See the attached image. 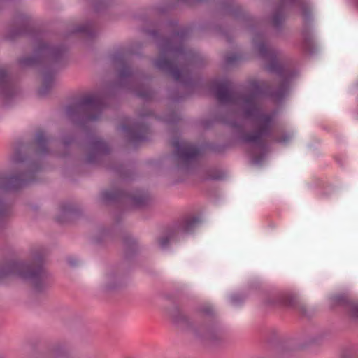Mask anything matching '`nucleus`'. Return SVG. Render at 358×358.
Returning <instances> with one entry per match:
<instances>
[{
  "mask_svg": "<svg viewBox=\"0 0 358 358\" xmlns=\"http://www.w3.org/2000/svg\"><path fill=\"white\" fill-rule=\"evenodd\" d=\"M259 51L264 57L269 59L268 69L281 78V83L275 91L271 90L266 83L255 82L252 84V94L243 96L234 92L232 84L228 80L215 83L213 90L220 103L238 105L245 117L252 120L254 131L243 134L242 139L253 143L259 151H263L265 149V140L273 131L275 120L273 114L262 110L259 99L261 96L267 95L278 101L285 96L289 90V73L279 62L275 52L266 43L262 42L259 45Z\"/></svg>",
  "mask_w": 358,
  "mask_h": 358,
  "instance_id": "f257e3e1",
  "label": "nucleus"
},
{
  "mask_svg": "<svg viewBox=\"0 0 358 358\" xmlns=\"http://www.w3.org/2000/svg\"><path fill=\"white\" fill-rule=\"evenodd\" d=\"M51 141L45 131L39 129L36 131L31 143L19 141L11 157L14 165L21 169L20 172L0 177V189L17 191L36 182V174L42 169V159L50 154L48 143ZM10 213V206L0 198V221Z\"/></svg>",
  "mask_w": 358,
  "mask_h": 358,
  "instance_id": "f03ea898",
  "label": "nucleus"
},
{
  "mask_svg": "<svg viewBox=\"0 0 358 358\" xmlns=\"http://www.w3.org/2000/svg\"><path fill=\"white\" fill-rule=\"evenodd\" d=\"M10 275H17L29 283L36 296L44 295L50 285V275L44 266V255L38 252L30 262H10L0 268V280Z\"/></svg>",
  "mask_w": 358,
  "mask_h": 358,
  "instance_id": "7ed1b4c3",
  "label": "nucleus"
},
{
  "mask_svg": "<svg viewBox=\"0 0 358 358\" xmlns=\"http://www.w3.org/2000/svg\"><path fill=\"white\" fill-rule=\"evenodd\" d=\"M136 52L132 47L120 48L113 55L112 61L115 66H120L117 71V80L111 83L106 92L108 96H113V91L117 89H127L134 91L136 96L148 101L153 96V92L150 90L136 89L139 79L142 78L138 71L133 70L128 64L129 58Z\"/></svg>",
  "mask_w": 358,
  "mask_h": 358,
  "instance_id": "20e7f679",
  "label": "nucleus"
},
{
  "mask_svg": "<svg viewBox=\"0 0 358 358\" xmlns=\"http://www.w3.org/2000/svg\"><path fill=\"white\" fill-rule=\"evenodd\" d=\"M67 48L62 44H53L39 41L34 49V55L19 59L22 67L42 65L46 69L58 68L66 64Z\"/></svg>",
  "mask_w": 358,
  "mask_h": 358,
  "instance_id": "39448f33",
  "label": "nucleus"
},
{
  "mask_svg": "<svg viewBox=\"0 0 358 358\" xmlns=\"http://www.w3.org/2000/svg\"><path fill=\"white\" fill-rule=\"evenodd\" d=\"M106 106L105 99L99 95H87L66 107V115L74 125L84 127L101 116Z\"/></svg>",
  "mask_w": 358,
  "mask_h": 358,
  "instance_id": "423d86ee",
  "label": "nucleus"
},
{
  "mask_svg": "<svg viewBox=\"0 0 358 358\" xmlns=\"http://www.w3.org/2000/svg\"><path fill=\"white\" fill-rule=\"evenodd\" d=\"M179 29H176L170 38L162 37L157 40L160 57L154 62L161 71L179 81V66L176 64L179 57Z\"/></svg>",
  "mask_w": 358,
  "mask_h": 358,
  "instance_id": "0eeeda50",
  "label": "nucleus"
},
{
  "mask_svg": "<svg viewBox=\"0 0 358 358\" xmlns=\"http://www.w3.org/2000/svg\"><path fill=\"white\" fill-rule=\"evenodd\" d=\"M105 202L126 201L133 208H143L149 205L151 198L144 190L136 189L131 192L122 189L106 190L101 193Z\"/></svg>",
  "mask_w": 358,
  "mask_h": 358,
  "instance_id": "6e6552de",
  "label": "nucleus"
},
{
  "mask_svg": "<svg viewBox=\"0 0 358 358\" xmlns=\"http://www.w3.org/2000/svg\"><path fill=\"white\" fill-rule=\"evenodd\" d=\"M131 270L128 261H123L110 266L104 275L103 288L107 292H112L122 288L125 285V278Z\"/></svg>",
  "mask_w": 358,
  "mask_h": 358,
  "instance_id": "1a4fd4ad",
  "label": "nucleus"
},
{
  "mask_svg": "<svg viewBox=\"0 0 358 358\" xmlns=\"http://www.w3.org/2000/svg\"><path fill=\"white\" fill-rule=\"evenodd\" d=\"M164 122L167 124V130L171 136V145L173 148V152L166 156L164 163L166 166L173 168H179V136L178 120L179 117L176 112L172 111L164 117Z\"/></svg>",
  "mask_w": 358,
  "mask_h": 358,
  "instance_id": "9d476101",
  "label": "nucleus"
},
{
  "mask_svg": "<svg viewBox=\"0 0 358 358\" xmlns=\"http://www.w3.org/2000/svg\"><path fill=\"white\" fill-rule=\"evenodd\" d=\"M87 151V153L85 163L87 164H97L101 162L103 157L110 154V148L100 137L94 134H90L88 136Z\"/></svg>",
  "mask_w": 358,
  "mask_h": 358,
  "instance_id": "9b49d317",
  "label": "nucleus"
},
{
  "mask_svg": "<svg viewBox=\"0 0 358 358\" xmlns=\"http://www.w3.org/2000/svg\"><path fill=\"white\" fill-rule=\"evenodd\" d=\"M122 129L126 132L129 141L134 145L149 140L150 127L144 122H137L131 126L124 124Z\"/></svg>",
  "mask_w": 358,
  "mask_h": 358,
  "instance_id": "f8f14e48",
  "label": "nucleus"
},
{
  "mask_svg": "<svg viewBox=\"0 0 358 358\" xmlns=\"http://www.w3.org/2000/svg\"><path fill=\"white\" fill-rule=\"evenodd\" d=\"M165 301L164 313L169 321L178 327L179 326V303L177 292H165L162 294Z\"/></svg>",
  "mask_w": 358,
  "mask_h": 358,
  "instance_id": "ddd939ff",
  "label": "nucleus"
},
{
  "mask_svg": "<svg viewBox=\"0 0 358 358\" xmlns=\"http://www.w3.org/2000/svg\"><path fill=\"white\" fill-rule=\"evenodd\" d=\"M16 93L15 85L4 69H0V96L5 99L12 98Z\"/></svg>",
  "mask_w": 358,
  "mask_h": 358,
  "instance_id": "4468645a",
  "label": "nucleus"
},
{
  "mask_svg": "<svg viewBox=\"0 0 358 358\" xmlns=\"http://www.w3.org/2000/svg\"><path fill=\"white\" fill-rule=\"evenodd\" d=\"M15 22L18 27L12 28L8 31L6 35V38L8 40H14L18 36L29 34L30 31V20L27 15L24 14L18 15Z\"/></svg>",
  "mask_w": 358,
  "mask_h": 358,
  "instance_id": "2eb2a0df",
  "label": "nucleus"
},
{
  "mask_svg": "<svg viewBox=\"0 0 358 358\" xmlns=\"http://www.w3.org/2000/svg\"><path fill=\"white\" fill-rule=\"evenodd\" d=\"M200 152V150L196 145L180 141V173L183 169V162L189 163L197 159Z\"/></svg>",
  "mask_w": 358,
  "mask_h": 358,
  "instance_id": "dca6fc26",
  "label": "nucleus"
},
{
  "mask_svg": "<svg viewBox=\"0 0 358 358\" xmlns=\"http://www.w3.org/2000/svg\"><path fill=\"white\" fill-rule=\"evenodd\" d=\"M55 85V74L50 71H45L43 75V83L41 87L38 90L40 96H47Z\"/></svg>",
  "mask_w": 358,
  "mask_h": 358,
  "instance_id": "f3484780",
  "label": "nucleus"
},
{
  "mask_svg": "<svg viewBox=\"0 0 358 358\" xmlns=\"http://www.w3.org/2000/svg\"><path fill=\"white\" fill-rule=\"evenodd\" d=\"M200 222L201 220L197 216L189 215L185 217L180 222V234L192 233L199 226Z\"/></svg>",
  "mask_w": 358,
  "mask_h": 358,
  "instance_id": "a211bd4d",
  "label": "nucleus"
},
{
  "mask_svg": "<svg viewBox=\"0 0 358 358\" xmlns=\"http://www.w3.org/2000/svg\"><path fill=\"white\" fill-rule=\"evenodd\" d=\"M77 213V209L72 205L64 204L62 207V212L60 215L57 217V221L61 224H64L68 220L73 219Z\"/></svg>",
  "mask_w": 358,
  "mask_h": 358,
  "instance_id": "6ab92c4d",
  "label": "nucleus"
},
{
  "mask_svg": "<svg viewBox=\"0 0 358 358\" xmlns=\"http://www.w3.org/2000/svg\"><path fill=\"white\" fill-rule=\"evenodd\" d=\"M68 355L65 345L61 343L54 344L49 350L48 356L50 358H64Z\"/></svg>",
  "mask_w": 358,
  "mask_h": 358,
  "instance_id": "aec40b11",
  "label": "nucleus"
},
{
  "mask_svg": "<svg viewBox=\"0 0 358 358\" xmlns=\"http://www.w3.org/2000/svg\"><path fill=\"white\" fill-rule=\"evenodd\" d=\"M176 238V233L173 230L169 229L157 238V243L161 249H166L169 243Z\"/></svg>",
  "mask_w": 358,
  "mask_h": 358,
  "instance_id": "412c9836",
  "label": "nucleus"
},
{
  "mask_svg": "<svg viewBox=\"0 0 358 358\" xmlns=\"http://www.w3.org/2000/svg\"><path fill=\"white\" fill-rule=\"evenodd\" d=\"M123 243L125 248V253L127 256H130L135 253L138 249L136 241L129 235L123 237Z\"/></svg>",
  "mask_w": 358,
  "mask_h": 358,
  "instance_id": "4be33fe9",
  "label": "nucleus"
},
{
  "mask_svg": "<svg viewBox=\"0 0 358 358\" xmlns=\"http://www.w3.org/2000/svg\"><path fill=\"white\" fill-rule=\"evenodd\" d=\"M93 23L91 21L87 22L85 24L78 25L76 27L72 32L73 33H85L89 38H93L96 36L94 31L92 29Z\"/></svg>",
  "mask_w": 358,
  "mask_h": 358,
  "instance_id": "5701e85b",
  "label": "nucleus"
},
{
  "mask_svg": "<svg viewBox=\"0 0 358 358\" xmlns=\"http://www.w3.org/2000/svg\"><path fill=\"white\" fill-rule=\"evenodd\" d=\"M347 310L352 317L358 320V303L352 301L348 302L347 304Z\"/></svg>",
  "mask_w": 358,
  "mask_h": 358,
  "instance_id": "b1692460",
  "label": "nucleus"
},
{
  "mask_svg": "<svg viewBox=\"0 0 358 358\" xmlns=\"http://www.w3.org/2000/svg\"><path fill=\"white\" fill-rule=\"evenodd\" d=\"M110 169L116 172L123 179H127L130 178V175L129 174L128 171L126 170L125 167L122 164L111 166Z\"/></svg>",
  "mask_w": 358,
  "mask_h": 358,
  "instance_id": "393cba45",
  "label": "nucleus"
},
{
  "mask_svg": "<svg viewBox=\"0 0 358 358\" xmlns=\"http://www.w3.org/2000/svg\"><path fill=\"white\" fill-rule=\"evenodd\" d=\"M182 39V31L180 30V40ZM180 89L183 87V68L182 67V59L184 55V50L180 43Z\"/></svg>",
  "mask_w": 358,
  "mask_h": 358,
  "instance_id": "a878e982",
  "label": "nucleus"
},
{
  "mask_svg": "<svg viewBox=\"0 0 358 358\" xmlns=\"http://www.w3.org/2000/svg\"><path fill=\"white\" fill-rule=\"evenodd\" d=\"M169 99L173 103H178L179 101V90L176 89L169 94Z\"/></svg>",
  "mask_w": 358,
  "mask_h": 358,
  "instance_id": "bb28decb",
  "label": "nucleus"
},
{
  "mask_svg": "<svg viewBox=\"0 0 358 358\" xmlns=\"http://www.w3.org/2000/svg\"><path fill=\"white\" fill-rule=\"evenodd\" d=\"M75 140V137L73 135H67V136H62V143L64 146H69Z\"/></svg>",
  "mask_w": 358,
  "mask_h": 358,
  "instance_id": "cd10ccee",
  "label": "nucleus"
},
{
  "mask_svg": "<svg viewBox=\"0 0 358 358\" xmlns=\"http://www.w3.org/2000/svg\"><path fill=\"white\" fill-rule=\"evenodd\" d=\"M176 262L175 263L171 262H168L166 266L167 272L171 273L173 269L176 268Z\"/></svg>",
  "mask_w": 358,
  "mask_h": 358,
  "instance_id": "c85d7f7f",
  "label": "nucleus"
},
{
  "mask_svg": "<svg viewBox=\"0 0 358 358\" xmlns=\"http://www.w3.org/2000/svg\"><path fill=\"white\" fill-rule=\"evenodd\" d=\"M252 160L255 164H259L262 161V157L256 156L255 154H252Z\"/></svg>",
  "mask_w": 358,
  "mask_h": 358,
  "instance_id": "c756f323",
  "label": "nucleus"
},
{
  "mask_svg": "<svg viewBox=\"0 0 358 358\" xmlns=\"http://www.w3.org/2000/svg\"><path fill=\"white\" fill-rule=\"evenodd\" d=\"M68 262H69V265L72 267H74L78 264L77 260L75 259H73V258H69L68 259Z\"/></svg>",
  "mask_w": 358,
  "mask_h": 358,
  "instance_id": "7c9ffc66",
  "label": "nucleus"
},
{
  "mask_svg": "<svg viewBox=\"0 0 358 358\" xmlns=\"http://www.w3.org/2000/svg\"><path fill=\"white\" fill-rule=\"evenodd\" d=\"M148 33L150 36H153L154 38H157L159 36V33L157 30H150L148 31Z\"/></svg>",
  "mask_w": 358,
  "mask_h": 358,
  "instance_id": "2f4dec72",
  "label": "nucleus"
},
{
  "mask_svg": "<svg viewBox=\"0 0 358 358\" xmlns=\"http://www.w3.org/2000/svg\"><path fill=\"white\" fill-rule=\"evenodd\" d=\"M153 114V113L152 111H149L148 113H141V116L144 117H146V116H150Z\"/></svg>",
  "mask_w": 358,
  "mask_h": 358,
  "instance_id": "473e14b6",
  "label": "nucleus"
},
{
  "mask_svg": "<svg viewBox=\"0 0 358 358\" xmlns=\"http://www.w3.org/2000/svg\"><path fill=\"white\" fill-rule=\"evenodd\" d=\"M103 233L105 234L106 233V231L103 230Z\"/></svg>",
  "mask_w": 358,
  "mask_h": 358,
  "instance_id": "72a5a7b5",
  "label": "nucleus"
},
{
  "mask_svg": "<svg viewBox=\"0 0 358 358\" xmlns=\"http://www.w3.org/2000/svg\"><path fill=\"white\" fill-rule=\"evenodd\" d=\"M96 242H97V243H99V242H100V240L97 239V240H96Z\"/></svg>",
  "mask_w": 358,
  "mask_h": 358,
  "instance_id": "f704fd0d",
  "label": "nucleus"
},
{
  "mask_svg": "<svg viewBox=\"0 0 358 358\" xmlns=\"http://www.w3.org/2000/svg\"><path fill=\"white\" fill-rule=\"evenodd\" d=\"M357 1H358V0H357Z\"/></svg>",
  "mask_w": 358,
  "mask_h": 358,
  "instance_id": "c9c22d12",
  "label": "nucleus"
}]
</instances>
